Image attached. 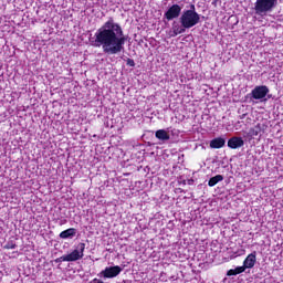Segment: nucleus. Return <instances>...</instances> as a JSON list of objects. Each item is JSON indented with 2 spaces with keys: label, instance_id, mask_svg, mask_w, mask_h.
Wrapping results in <instances>:
<instances>
[{
  "label": "nucleus",
  "instance_id": "1",
  "mask_svg": "<svg viewBox=\"0 0 283 283\" xmlns=\"http://www.w3.org/2000/svg\"><path fill=\"white\" fill-rule=\"evenodd\" d=\"M92 48H102L104 54L112 56L120 54L125 50L127 36L120 23L116 22L112 17L108 18L103 25L96 30L93 38H90Z\"/></svg>",
  "mask_w": 283,
  "mask_h": 283
},
{
  "label": "nucleus",
  "instance_id": "2",
  "mask_svg": "<svg viewBox=\"0 0 283 283\" xmlns=\"http://www.w3.org/2000/svg\"><path fill=\"white\" fill-rule=\"evenodd\" d=\"M179 23H182L188 30L200 23V14L196 12V4H190L188 10L181 12Z\"/></svg>",
  "mask_w": 283,
  "mask_h": 283
},
{
  "label": "nucleus",
  "instance_id": "3",
  "mask_svg": "<svg viewBox=\"0 0 283 283\" xmlns=\"http://www.w3.org/2000/svg\"><path fill=\"white\" fill-rule=\"evenodd\" d=\"M277 6V0H256L254 3V13L256 17H269L275 7Z\"/></svg>",
  "mask_w": 283,
  "mask_h": 283
},
{
  "label": "nucleus",
  "instance_id": "4",
  "mask_svg": "<svg viewBox=\"0 0 283 283\" xmlns=\"http://www.w3.org/2000/svg\"><path fill=\"white\" fill-rule=\"evenodd\" d=\"M85 253V243H78L76 249L73 250L70 254H65L64 260L66 262H76L78 260H83Z\"/></svg>",
  "mask_w": 283,
  "mask_h": 283
},
{
  "label": "nucleus",
  "instance_id": "5",
  "mask_svg": "<svg viewBox=\"0 0 283 283\" xmlns=\"http://www.w3.org/2000/svg\"><path fill=\"white\" fill-rule=\"evenodd\" d=\"M123 273V268L119 265L115 266H106L101 273V277H104L105 280H112L114 277H118Z\"/></svg>",
  "mask_w": 283,
  "mask_h": 283
},
{
  "label": "nucleus",
  "instance_id": "6",
  "mask_svg": "<svg viewBox=\"0 0 283 283\" xmlns=\"http://www.w3.org/2000/svg\"><path fill=\"white\" fill-rule=\"evenodd\" d=\"M269 92H270L269 86L260 85V86H255L251 91L250 96H251V98H254V101H264V98H266V94H269Z\"/></svg>",
  "mask_w": 283,
  "mask_h": 283
},
{
  "label": "nucleus",
  "instance_id": "7",
  "mask_svg": "<svg viewBox=\"0 0 283 283\" xmlns=\"http://www.w3.org/2000/svg\"><path fill=\"white\" fill-rule=\"evenodd\" d=\"M182 12V6L172 4L164 14L167 21H174V19H178Z\"/></svg>",
  "mask_w": 283,
  "mask_h": 283
},
{
  "label": "nucleus",
  "instance_id": "8",
  "mask_svg": "<svg viewBox=\"0 0 283 283\" xmlns=\"http://www.w3.org/2000/svg\"><path fill=\"white\" fill-rule=\"evenodd\" d=\"M187 27L184 23L180 22H172L170 36H178V34H185L187 32Z\"/></svg>",
  "mask_w": 283,
  "mask_h": 283
},
{
  "label": "nucleus",
  "instance_id": "9",
  "mask_svg": "<svg viewBox=\"0 0 283 283\" xmlns=\"http://www.w3.org/2000/svg\"><path fill=\"white\" fill-rule=\"evenodd\" d=\"M255 262H258V252L253 251L243 261V266L245 269H253V266H255Z\"/></svg>",
  "mask_w": 283,
  "mask_h": 283
},
{
  "label": "nucleus",
  "instance_id": "10",
  "mask_svg": "<svg viewBox=\"0 0 283 283\" xmlns=\"http://www.w3.org/2000/svg\"><path fill=\"white\" fill-rule=\"evenodd\" d=\"M264 132V124H256L254 127L250 128L247 135L244 136L245 138H253L254 136H260Z\"/></svg>",
  "mask_w": 283,
  "mask_h": 283
},
{
  "label": "nucleus",
  "instance_id": "11",
  "mask_svg": "<svg viewBox=\"0 0 283 283\" xmlns=\"http://www.w3.org/2000/svg\"><path fill=\"white\" fill-rule=\"evenodd\" d=\"M228 147L230 149H240V147H244V139L234 136L228 140Z\"/></svg>",
  "mask_w": 283,
  "mask_h": 283
},
{
  "label": "nucleus",
  "instance_id": "12",
  "mask_svg": "<svg viewBox=\"0 0 283 283\" xmlns=\"http://www.w3.org/2000/svg\"><path fill=\"white\" fill-rule=\"evenodd\" d=\"M227 145V139L222 137H217L212 140H210V148L211 149H222Z\"/></svg>",
  "mask_w": 283,
  "mask_h": 283
},
{
  "label": "nucleus",
  "instance_id": "13",
  "mask_svg": "<svg viewBox=\"0 0 283 283\" xmlns=\"http://www.w3.org/2000/svg\"><path fill=\"white\" fill-rule=\"evenodd\" d=\"M75 237H76V229L75 228L66 229V230H64L60 233V238L62 240H67V239H72V238H75Z\"/></svg>",
  "mask_w": 283,
  "mask_h": 283
},
{
  "label": "nucleus",
  "instance_id": "14",
  "mask_svg": "<svg viewBox=\"0 0 283 283\" xmlns=\"http://www.w3.org/2000/svg\"><path fill=\"white\" fill-rule=\"evenodd\" d=\"M155 137L160 140L161 143H167V140H169V138H171L169 136V133L165 129H158L156 133H155Z\"/></svg>",
  "mask_w": 283,
  "mask_h": 283
},
{
  "label": "nucleus",
  "instance_id": "15",
  "mask_svg": "<svg viewBox=\"0 0 283 283\" xmlns=\"http://www.w3.org/2000/svg\"><path fill=\"white\" fill-rule=\"evenodd\" d=\"M247 271V268L244 265L237 266L235 269L229 270L227 272V275L231 277L232 275H240V273H244Z\"/></svg>",
  "mask_w": 283,
  "mask_h": 283
},
{
  "label": "nucleus",
  "instance_id": "16",
  "mask_svg": "<svg viewBox=\"0 0 283 283\" xmlns=\"http://www.w3.org/2000/svg\"><path fill=\"white\" fill-rule=\"evenodd\" d=\"M222 180H224V177L222 175L211 177L208 181V187H216L218 182H222Z\"/></svg>",
  "mask_w": 283,
  "mask_h": 283
},
{
  "label": "nucleus",
  "instance_id": "17",
  "mask_svg": "<svg viewBox=\"0 0 283 283\" xmlns=\"http://www.w3.org/2000/svg\"><path fill=\"white\" fill-rule=\"evenodd\" d=\"M126 65H128L129 67H136V62H134V60L132 59H127Z\"/></svg>",
  "mask_w": 283,
  "mask_h": 283
},
{
  "label": "nucleus",
  "instance_id": "18",
  "mask_svg": "<svg viewBox=\"0 0 283 283\" xmlns=\"http://www.w3.org/2000/svg\"><path fill=\"white\" fill-rule=\"evenodd\" d=\"M4 249H17V244H14L13 242H8V243L4 245Z\"/></svg>",
  "mask_w": 283,
  "mask_h": 283
},
{
  "label": "nucleus",
  "instance_id": "19",
  "mask_svg": "<svg viewBox=\"0 0 283 283\" xmlns=\"http://www.w3.org/2000/svg\"><path fill=\"white\" fill-rule=\"evenodd\" d=\"M55 262H56V263L67 262V260H65V255H62V256L55 259Z\"/></svg>",
  "mask_w": 283,
  "mask_h": 283
},
{
  "label": "nucleus",
  "instance_id": "20",
  "mask_svg": "<svg viewBox=\"0 0 283 283\" xmlns=\"http://www.w3.org/2000/svg\"><path fill=\"white\" fill-rule=\"evenodd\" d=\"M90 283H105V282L98 279H93Z\"/></svg>",
  "mask_w": 283,
  "mask_h": 283
}]
</instances>
